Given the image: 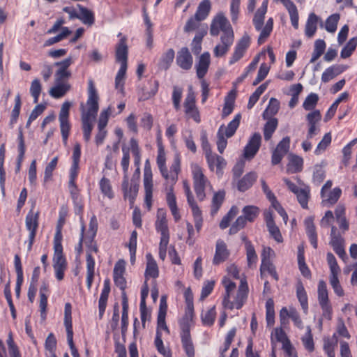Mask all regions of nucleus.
Instances as JSON below:
<instances>
[{
  "label": "nucleus",
  "instance_id": "obj_1",
  "mask_svg": "<svg viewBox=\"0 0 357 357\" xmlns=\"http://www.w3.org/2000/svg\"><path fill=\"white\" fill-rule=\"evenodd\" d=\"M81 154V145L79 143H76L73 146L71 156L72 163L69 169L68 187L74 204L75 212L78 215H82L84 210V204L80 197L79 189L77 185V180L79 173Z\"/></svg>",
  "mask_w": 357,
  "mask_h": 357
},
{
  "label": "nucleus",
  "instance_id": "obj_2",
  "mask_svg": "<svg viewBox=\"0 0 357 357\" xmlns=\"http://www.w3.org/2000/svg\"><path fill=\"white\" fill-rule=\"evenodd\" d=\"M222 284L225 289L222 301L224 307L229 310H233L234 308H236L237 310L241 309L247 300L249 291L246 279H241L236 296L233 301H231V297L236 289V283L229 277L224 276L222 280Z\"/></svg>",
  "mask_w": 357,
  "mask_h": 357
},
{
  "label": "nucleus",
  "instance_id": "obj_3",
  "mask_svg": "<svg viewBox=\"0 0 357 357\" xmlns=\"http://www.w3.org/2000/svg\"><path fill=\"white\" fill-rule=\"evenodd\" d=\"M117 37L119 42L115 45V61L121 66L115 77V88L123 92L126 71L128 69V38L122 33H119Z\"/></svg>",
  "mask_w": 357,
  "mask_h": 357
},
{
  "label": "nucleus",
  "instance_id": "obj_4",
  "mask_svg": "<svg viewBox=\"0 0 357 357\" xmlns=\"http://www.w3.org/2000/svg\"><path fill=\"white\" fill-rule=\"evenodd\" d=\"M181 160L180 155H175L173 162L170 166L169 171L167 170V177H163L171 184L170 189L166 195V201L175 222L179 221L181 218L173 189V185L177 182L178 174L181 172Z\"/></svg>",
  "mask_w": 357,
  "mask_h": 357
},
{
  "label": "nucleus",
  "instance_id": "obj_5",
  "mask_svg": "<svg viewBox=\"0 0 357 357\" xmlns=\"http://www.w3.org/2000/svg\"><path fill=\"white\" fill-rule=\"evenodd\" d=\"M193 318L194 310L185 309L184 315L178 321L182 347L187 357H195V347L190 334V327Z\"/></svg>",
  "mask_w": 357,
  "mask_h": 357
},
{
  "label": "nucleus",
  "instance_id": "obj_6",
  "mask_svg": "<svg viewBox=\"0 0 357 357\" xmlns=\"http://www.w3.org/2000/svg\"><path fill=\"white\" fill-rule=\"evenodd\" d=\"M267 8L268 1L267 0H265L256 11L252 20L255 29L257 31H261L257 40L259 45L264 44L266 41L273 29V20L271 17L266 21L265 26L263 27L265 15L267 12Z\"/></svg>",
  "mask_w": 357,
  "mask_h": 357
},
{
  "label": "nucleus",
  "instance_id": "obj_7",
  "mask_svg": "<svg viewBox=\"0 0 357 357\" xmlns=\"http://www.w3.org/2000/svg\"><path fill=\"white\" fill-rule=\"evenodd\" d=\"M340 230L337 228L332 225L331 231V241L330 245L332 246L335 252L342 259L345 255L344 250V239L342 236L349 229V223L346 217L340 219H335Z\"/></svg>",
  "mask_w": 357,
  "mask_h": 357
},
{
  "label": "nucleus",
  "instance_id": "obj_8",
  "mask_svg": "<svg viewBox=\"0 0 357 357\" xmlns=\"http://www.w3.org/2000/svg\"><path fill=\"white\" fill-rule=\"evenodd\" d=\"M99 96L93 80L89 81L88 98L86 103V108L81 103L80 109L82 116L96 118L99 109Z\"/></svg>",
  "mask_w": 357,
  "mask_h": 357
},
{
  "label": "nucleus",
  "instance_id": "obj_9",
  "mask_svg": "<svg viewBox=\"0 0 357 357\" xmlns=\"http://www.w3.org/2000/svg\"><path fill=\"white\" fill-rule=\"evenodd\" d=\"M192 175L197 198L199 202H202L206 198L205 190L207 185H210V182L204 175L202 168L199 165H196L192 167Z\"/></svg>",
  "mask_w": 357,
  "mask_h": 357
},
{
  "label": "nucleus",
  "instance_id": "obj_10",
  "mask_svg": "<svg viewBox=\"0 0 357 357\" xmlns=\"http://www.w3.org/2000/svg\"><path fill=\"white\" fill-rule=\"evenodd\" d=\"M220 31L222 32L221 36H234L232 26L223 13H218L213 17L210 26V33L213 36H218Z\"/></svg>",
  "mask_w": 357,
  "mask_h": 357
},
{
  "label": "nucleus",
  "instance_id": "obj_11",
  "mask_svg": "<svg viewBox=\"0 0 357 357\" xmlns=\"http://www.w3.org/2000/svg\"><path fill=\"white\" fill-rule=\"evenodd\" d=\"M317 294L319 304L322 310V316L327 320H331L333 315V307L329 301L326 283L323 280L319 281Z\"/></svg>",
  "mask_w": 357,
  "mask_h": 357
},
{
  "label": "nucleus",
  "instance_id": "obj_12",
  "mask_svg": "<svg viewBox=\"0 0 357 357\" xmlns=\"http://www.w3.org/2000/svg\"><path fill=\"white\" fill-rule=\"evenodd\" d=\"M63 324L66 328L67 341L70 347L73 357H79L77 349L73 342V328L72 321V305L66 303L64 306Z\"/></svg>",
  "mask_w": 357,
  "mask_h": 357
},
{
  "label": "nucleus",
  "instance_id": "obj_13",
  "mask_svg": "<svg viewBox=\"0 0 357 357\" xmlns=\"http://www.w3.org/2000/svg\"><path fill=\"white\" fill-rule=\"evenodd\" d=\"M144 204L148 211H150L153 204V174L149 160H146L144 169Z\"/></svg>",
  "mask_w": 357,
  "mask_h": 357
},
{
  "label": "nucleus",
  "instance_id": "obj_14",
  "mask_svg": "<svg viewBox=\"0 0 357 357\" xmlns=\"http://www.w3.org/2000/svg\"><path fill=\"white\" fill-rule=\"evenodd\" d=\"M112 106L109 105L100 114L98 121V132L95 137V142L97 146L102 144L107 135L106 126H107L109 117L111 116H114V115H112Z\"/></svg>",
  "mask_w": 357,
  "mask_h": 357
},
{
  "label": "nucleus",
  "instance_id": "obj_15",
  "mask_svg": "<svg viewBox=\"0 0 357 357\" xmlns=\"http://www.w3.org/2000/svg\"><path fill=\"white\" fill-rule=\"evenodd\" d=\"M71 102L65 101L62 105L59 114V121L60 123V130L62 136V140L64 144L68 142L70 135L71 125L69 121L70 109Z\"/></svg>",
  "mask_w": 357,
  "mask_h": 357
},
{
  "label": "nucleus",
  "instance_id": "obj_16",
  "mask_svg": "<svg viewBox=\"0 0 357 357\" xmlns=\"http://www.w3.org/2000/svg\"><path fill=\"white\" fill-rule=\"evenodd\" d=\"M126 272V262L123 259H119L116 261L114 265L113 271V279L115 285L119 287L121 291V300L123 301L124 297H126L127 301L128 298L126 292L127 287V282L124 277Z\"/></svg>",
  "mask_w": 357,
  "mask_h": 357
},
{
  "label": "nucleus",
  "instance_id": "obj_17",
  "mask_svg": "<svg viewBox=\"0 0 357 357\" xmlns=\"http://www.w3.org/2000/svg\"><path fill=\"white\" fill-rule=\"evenodd\" d=\"M183 108L188 119H192L197 123L201 122L200 112L196 105V97L192 91L188 93L183 102Z\"/></svg>",
  "mask_w": 357,
  "mask_h": 357
},
{
  "label": "nucleus",
  "instance_id": "obj_18",
  "mask_svg": "<svg viewBox=\"0 0 357 357\" xmlns=\"http://www.w3.org/2000/svg\"><path fill=\"white\" fill-rule=\"evenodd\" d=\"M284 183L288 189L296 195L297 201L303 209L308 208V202L310 198V189L309 186H305L303 188H300L294 183L289 178L283 179Z\"/></svg>",
  "mask_w": 357,
  "mask_h": 357
},
{
  "label": "nucleus",
  "instance_id": "obj_19",
  "mask_svg": "<svg viewBox=\"0 0 357 357\" xmlns=\"http://www.w3.org/2000/svg\"><path fill=\"white\" fill-rule=\"evenodd\" d=\"M38 220L39 212L34 213L32 209L29 211L26 216L25 225L26 229L29 231L27 247L28 251H31L32 250L39 225Z\"/></svg>",
  "mask_w": 357,
  "mask_h": 357
},
{
  "label": "nucleus",
  "instance_id": "obj_20",
  "mask_svg": "<svg viewBox=\"0 0 357 357\" xmlns=\"http://www.w3.org/2000/svg\"><path fill=\"white\" fill-rule=\"evenodd\" d=\"M73 63V60L70 56L61 61L55 62L54 66L57 67V70L54 74V81L69 80L72 76V73L69 68Z\"/></svg>",
  "mask_w": 357,
  "mask_h": 357
},
{
  "label": "nucleus",
  "instance_id": "obj_21",
  "mask_svg": "<svg viewBox=\"0 0 357 357\" xmlns=\"http://www.w3.org/2000/svg\"><path fill=\"white\" fill-rule=\"evenodd\" d=\"M250 45V37L248 34L243 35L236 44L234 52L229 60V64L231 66L242 59Z\"/></svg>",
  "mask_w": 357,
  "mask_h": 357
},
{
  "label": "nucleus",
  "instance_id": "obj_22",
  "mask_svg": "<svg viewBox=\"0 0 357 357\" xmlns=\"http://www.w3.org/2000/svg\"><path fill=\"white\" fill-rule=\"evenodd\" d=\"M176 63L181 69L185 71H188L192 68L193 57L187 47H183L177 52Z\"/></svg>",
  "mask_w": 357,
  "mask_h": 357
},
{
  "label": "nucleus",
  "instance_id": "obj_23",
  "mask_svg": "<svg viewBox=\"0 0 357 357\" xmlns=\"http://www.w3.org/2000/svg\"><path fill=\"white\" fill-rule=\"evenodd\" d=\"M306 120L308 124V130L307 134V139H312L320 130L317 124L321 120V114L319 110L314 109L308 113L306 116Z\"/></svg>",
  "mask_w": 357,
  "mask_h": 357
},
{
  "label": "nucleus",
  "instance_id": "obj_24",
  "mask_svg": "<svg viewBox=\"0 0 357 357\" xmlns=\"http://www.w3.org/2000/svg\"><path fill=\"white\" fill-rule=\"evenodd\" d=\"M211 65V54L208 52H203L199 57L195 65L197 77L200 79H204V77L208 73Z\"/></svg>",
  "mask_w": 357,
  "mask_h": 357
},
{
  "label": "nucleus",
  "instance_id": "obj_25",
  "mask_svg": "<svg viewBox=\"0 0 357 357\" xmlns=\"http://www.w3.org/2000/svg\"><path fill=\"white\" fill-rule=\"evenodd\" d=\"M230 252L227 244L222 239H218L215 244V251L213 259V264L218 266L225 262L229 257Z\"/></svg>",
  "mask_w": 357,
  "mask_h": 357
},
{
  "label": "nucleus",
  "instance_id": "obj_26",
  "mask_svg": "<svg viewBox=\"0 0 357 357\" xmlns=\"http://www.w3.org/2000/svg\"><path fill=\"white\" fill-rule=\"evenodd\" d=\"M261 142V136L259 132H255L248 140L244 149V156L246 158H252L258 152Z\"/></svg>",
  "mask_w": 357,
  "mask_h": 357
},
{
  "label": "nucleus",
  "instance_id": "obj_27",
  "mask_svg": "<svg viewBox=\"0 0 357 357\" xmlns=\"http://www.w3.org/2000/svg\"><path fill=\"white\" fill-rule=\"evenodd\" d=\"M50 294V286L47 282H43L40 289H39V296H40V302H39V308L40 312V317L43 320H45L47 317V299Z\"/></svg>",
  "mask_w": 357,
  "mask_h": 357
},
{
  "label": "nucleus",
  "instance_id": "obj_28",
  "mask_svg": "<svg viewBox=\"0 0 357 357\" xmlns=\"http://www.w3.org/2000/svg\"><path fill=\"white\" fill-rule=\"evenodd\" d=\"M241 240L244 243L248 266L249 268L255 267L258 261V256L254 245L246 236H243Z\"/></svg>",
  "mask_w": 357,
  "mask_h": 357
},
{
  "label": "nucleus",
  "instance_id": "obj_29",
  "mask_svg": "<svg viewBox=\"0 0 357 357\" xmlns=\"http://www.w3.org/2000/svg\"><path fill=\"white\" fill-rule=\"evenodd\" d=\"M205 158L211 171L213 172L216 168L217 174H222V170L227 165V162L223 157L213 153Z\"/></svg>",
  "mask_w": 357,
  "mask_h": 357
},
{
  "label": "nucleus",
  "instance_id": "obj_30",
  "mask_svg": "<svg viewBox=\"0 0 357 357\" xmlns=\"http://www.w3.org/2000/svg\"><path fill=\"white\" fill-rule=\"evenodd\" d=\"M234 40V36H221L220 44H218L213 49V54L215 57L219 58L225 56L229 50Z\"/></svg>",
  "mask_w": 357,
  "mask_h": 357
},
{
  "label": "nucleus",
  "instance_id": "obj_31",
  "mask_svg": "<svg viewBox=\"0 0 357 357\" xmlns=\"http://www.w3.org/2000/svg\"><path fill=\"white\" fill-rule=\"evenodd\" d=\"M304 225L310 244L314 249H317L318 247V238L316 227L314 223V217H307L304 220Z\"/></svg>",
  "mask_w": 357,
  "mask_h": 357
},
{
  "label": "nucleus",
  "instance_id": "obj_32",
  "mask_svg": "<svg viewBox=\"0 0 357 357\" xmlns=\"http://www.w3.org/2000/svg\"><path fill=\"white\" fill-rule=\"evenodd\" d=\"M321 23L322 26V21L321 18L314 13H310L308 15L305 26V35L307 38H312L317 32L318 23Z\"/></svg>",
  "mask_w": 357,
  "mask_h": 357
},
{
  "label": "nucleus",
  "instance_id": "obj_33",
  "mask_svg": "<svg viewBox=\"0 0 357 357\" xmlns=\"http://www.w3.org/2000/svg\"><path fill=\"white\" fill-rule=\"evenodd\" d=\"M71 89L68 80L55 81V85L49 91L50 95L56 99L63 97Z\"/></svg>",
  "mask_w": 357,
  "mask_h": 357
},
{
  "label": "nucleus",
  "instance_id": "obj_34",
  "mask_svg": "<svg viewBox=\"0 0 357 357\" xmlns=\"http://www.w3.org/2000/svg\"><path fill=\"white\" fill-rule=\"evenodd\" d=\"M110 292V281L109 279H105L103 283V288L102 289L100 298L98 301V312L99 317H102L105 314L109 294Z\"/></svg>",
  "mask_w": 357,
  "mask_h": 357
},
{
  "label": "nucleus",
  "instance_id": "obj_35",
  "mask_svg": "<svg viewBox=\"0 0 357 357\" xmlns=\"http://www.w3.org/2000/svg\"><path fill=\"white\" fill-rule=\"evenodd\" d=\"M146 258L147 261L144 273L146 281L151 278H157L159 276V269L155 260L151 253H147Z\"/></svg>",
  "mask_w": 357,
  "mask_h": 357
},
{
  "label": "nucleus",
  "instance_id": "obj_36",
  "mask_svg": "<svg viewBox=\"0 0 357 357\" xmlns=\"http://www.w3.org/2000/svg\"><path fill=\"white\" fill-rule=\"evenodd\" d=\"M257 174L255 172H250L245 174L237 183V189L240 192H245L250 189L257 181Z\"/></svg>",
  "mask_w": 357,
  "mask_h": 357
},
{
  "label": "nucleus",
  "instance_id": "obj_37",
  "mask_svg": "<svg viewBox=\"0 0 357 357\" xmlns=\"http://www.w3.org/2000/svg\"><path fill=\"white\" fill-rule=\"evenodd\" d=\"M280 1L287 10L293 27L298 29L299 16L297 7L291 0H280Z\"/></svg>",
  "mask_w": 357,
  "mask_h": 357
},
{
  "label": "nucleus",
  "instance_id": "obj_38",
  "mask_svg": "<svg viewBox=\"0 0 357 357\" xmlns=\"http://www.w3.org/2000/svg\"><path fill=\"white\" fill-rule=\"evenodd\" d=\"M14 266L17 275L16 286H15V294L17 297H20L21 287L24 282L23 268L21 262L20 257L18 255H15L14 257Z\"/></svg>",
  "mask_w": 357,
  "mask_h": 357
},
{
  "label": "nucleus",
  "instance_id": "obj_39",
  "mask_svg": "<svg viewBox=\"0 0 357 357\" xmlns=\"http://www.w3.org/2000/svg\"><path fill=\"white\" fill-rule=\"evenodd\" d=\"M77 8L79 10L77 19L89 26H92L95 22L94 13L80 4H77Z\"/></svg>",
  "mask_w": 357,
  "mask_h": 357
},
{
  "label": "nucleus",
  "instance_id": "obj_40",
  "mask_svg": "<svg viewBox=\"0 0 357 357\" xmlns=\"http://www.w3.org/2000/svg\"><path fill=\"white\" fill-rule=\"evenodd\" d=\"M128 180H124L122 183L124 198L128 199L130 204H133L137 195L139 185L137 183H132L129 188H128Z\"/></svg>",
  "mask_w": 357,
  "mask_h": 357
},
{
  "label": "nucleus",
  "instance_id": "obj_41",
  "mask_svg": "<svg viewBox=\"0 0 357 357\" xmlns=\"http://www.w3.org/2000/svg\"><path fill=\"white\" fill-rule=\"evenodd\" d=\"M174 57V50L172 48L168 49L160 58L158 63V68L161 70H168L170 68Z\"/></svg>",
  "mask_w": 357,
  "mask_h": 357
},
{
  "label": "nucleus",
  "instance_id": "obj_42",
  "mask_svg": "<svg viewBox=\"0 0 357 357\" xmlns=\"http://www.w3.org/2000/svg\"><path fill=\"white\" fill-rule=\"evenodd\" d=\"M98 186L100 192L104 197H107L109 199L114 198V191L113 190L111 181L108 178L103 176L99 181Z\"/></svg>",
  "mask_w": 357,
  "mask_h": 357
},
{
  "label": "nucleus",
  "instance_id": "obj_43",
  "mask_svg": "<svg viewBox=\"0 0 357 357\" xmlns=\"http://www.w3.org/2000/svg\"><path fill=\"white\" fill-rule=\"evenodd\" d=\"M345 67L337 65H333L327 68L321 75L322 82H328L335 77L343 73L345 70Z\"/></svg>",
  "mask_w": 357,
  "mask_h": 357
},
{
  "label": "nucleus",
  "instance_id": "obj_44",
  "mask_svg": "<svg viewBox=\"0 0 357 357\" xmlns=\"http://www.w3.org/2000/svg\"><path fill=\"white\" fill-rule=\"evenodd\" d=\"M96 118L87 116H82V129L83 132V138L88 142L91 139V132L93 128V121Z\"/></svg>",
  "mask_w": 357,
  "mask_h": 357
},
{
  "label": "nucleus",
  "instance_id": "obj_45",
  "mask_svg": "<svg viewBox=\"0 0 357 357\" xmlns=\"http://www.w3.org/2000/svg\"><path fill=\"white\" fill-rule=\"evenodd\" d=\"M212 8L210 0H202L198 5L197 10L195 13L198 20H205Z\"/></svg>",
  "mask_w": 357,
  "mask_h": 357
},
{
  "label": "nucleus",
  "instance_id": "obj_46",
  "mask_svg": "<svg viewBox=\"0 0 357 357\" xmlns=\"http://www.w3.org/2000/svg\"><path fill=\"white\" fill-rule=\"evenodd\" d=\"M296 296L305 314L308 312V298L301 282L296 285Z\"/></svg>",
  "mask_w": 357,
  "mask_h": 357
},
{
  "label": "nucleus",
  "instance_id": "obj_47",
  "mask_svg": "<svg viewBox=\"0 0 357 357\" xmlns=\"http://www.w3.org/2000/svg\"><path fill=\"white\" fill-rule=\"evenodd\" d=\"M342 195V189L339 187L334 188L329 192H326V197H321L322 203L328 206H333L337 202Z\"/></svg>",
  "mask_w": 357,
  "mask_h": 357
},
{
  "label": "nucleus",
  "instance_id": "obj_48",
  "mask_svg": "<svg viewBox=\"0 0 357 357\" xmlns=\"http://www.w3.org/2000/svg\"><path fill=\"white\" fill-rule=\"evenodd\" d=\"M156 163L162 176L167 177V168L166 166V155L165 150L161 144H159L158 146Z\"/></svg>",
  "mask_w": 357,
  "mask_h": 357
},
{
  "label": "nucleus",
  "instance_id": "obj_49",
  "mask_svg": "<svg viewBox=\"0 0 357 357\" xmlns=\"http://www.w3.org/2000/svg\"><path fill=\"white\" fill-rule=\"evenodd\" d=\"M303 159L297 155H291L287 165L288 171L291 173H298L303 170Z\"/></svg>",
  "mask_w": 357,
  "mask_h": 357
},
{
  "label": "nucleus",
  "instance_id": "obj_50",
  "mask_svg": "<svg viewBox=\"0 0 357 357\" xmlns=\"http://www.w3.org/2000/svg\"><path fill=\"white\" fill-rule=\"evenodd\" d=\"M280 109V102L275 98H271L268 105L262 114L264 119H273Z\"/></svg>",
  "mask_w": 357,
  "mask_h": 357
},
{
  "label": "nucleus",
  "instance_id": "obj_51",
  "mask_svg": "<svg viewBox=\"0 0 357 357\" xmlns=\"http://www.w3.org/2000/svg\"><path fill=\"white\" fill-rule=\"evenodd\" d=\"M241 119V114L240 113L236 114L233 120L228 123L227 127L223 126V134L227 138H230L235 134L240 125Z\"/></svg>",
  "mask_w": 357,
  "mask_h": 357
},
{
  "label": "nucleus",
  "instance_id": "obj_52",
  "mask_svg": "<svg viewBox=\"0 0 357 357\" xmlns=\"http://www.w3.org/2000/svg\"><path fill=\"white\" fill-rule=\"evenodd\" d=\"M263 129L264 137L266 141L271 139L273 133L276 130L278 125V121L276 118L268 119Z\"/></svg>",
  "mask_w": 357,
  "mask_h": 357
},
{
  "label": "nucleus",
  "instance_id": "obj_53",
  "mask_svg": "<svg viewBox=\"0 0 357 357\" xmlns=\"http://www.w3.org/2000/svg\"><path fill=\"white\" fill-rule=\"evenodd\" d=\"M243 216L248 222H253L260 213V209L258 206L254 205H247L242 209Z\"/></svg>",
  "mask_w": 357,
  "mask_h": 357
},
{
  "label": "nucleus",
  "instance_id": "obj_54",
  "mask_svg": "<svg viewBox=\"0 0 357 357\" xmlns=\"http://www.w3.org/2000/svg\"><path fill=\"white\" fill-rule=\"evenodd\" d=\"M235 92L230 91L228 96L225 99V103L222 112V118L225 119L231 114L234 108Z\"/></svg>",
  "mask_w": 357,
  "mask_h": 357
},
{
  "label": "nucleus",
  "instance_id": "obj_55",
  "mask_svg": "<svg viewBox=\"0 0 357 357\" xmlns=\"http://www.w3.org/2000/svg\"><path fill=\"white\" fill-rule=\"evenodd\" d=\"M167 305H165V311H162V298L160 299V310L157 319V329L156 331H160L164 330L167 334H169L170 331L167 327L165 321Z\"/></svg>",
  "mask_w": 357,
  "mask_h": 357
},
{
  "label": "nucleus",
  "instance_id": "obj_56",
  "mask_svg": "<svg viewBox=\"0 0 357 357\" xmlns=\"http://www.w3.org/2000/svg\"><path fill=\"white\" fill-rule=\"evenodd\" d=\"M326 47V44L324 40L317 39L314 42V50L310 62L314 63L324 53Z\"/></svg>",
  "mask_w": 357,
  "mask_h": 357
},
{
  "label": "nucleus",
  "instance_id": "obj_57",
  "mask_svg": "<svg viewBox=\"0 0 357 357\" xmlns=\"http://www.w3.org/2000/svg\"><path fill=\"white\" fill-rule=\"evenodd\" d=\"M206 33H207V31L206 30H204V31H198L195 34V36L191 43V50H192V52L194 53V54L197 55V54H200L202 49V40Z\"/></svg>",
  "mask_w": 357,
  "mask_h": 357
},
{
  "label": "nucleus",
  "instance_id": "obj_58",
  "mask_svg": "<svg viewBox=\"0 0 357 357\" xmlns=\"http://www.w3.org/2000/svg\"><path fill=\"white\" fill-rule=\"evenodd\" d=\"M122 315H121V333L123 335L126 334L128 327V310L129 303L127 301L126 297L123 298L122 302Z\"/></svg>",
  "mask_w": 357,
  "mask_h": 357
},
{
  "label": "nucleus",
  "instance_id": "obj_59",
  "mask_svg": "<svg viewBox=\"0 0 357 357\" xmlns=\"http://www.w3.org/2000/svg\"><path fill=\"white\" fill-rule=\"evenodd\" d=\"M265 272H267L275 281L279 280V275L276 271L275 266L272 261L265 263L264 266L263 264H261L260 277L261 279L264 278Z\"/></svg>",
  "mask_w": 357,
  "mask_h": 357
},
{
  "label": "nucleus",
  "instance_id": "obj_60",
  "mask_svg": "<svg viewBox=\"0 0 357 357\" xmlns=\"http://www.w3.org/2000/svg\"><path fill=\"white\" fill-rule=\"evenodd\" d=\"M71 33V31L66 26H63L61 28V32L56 35V36L48 38L45 40L44 43V46L49 47L56 43H59L67 38Z\"/></svg>",
  "mask_w": 357,
  "mask_h": 357
},
{
  "label": "nucleus",
  "instance_id": "obj_61",
  "mask_svg": "<svg viewBox=\"0 0 357 357\" xmlns=\"http://www.w3.org/2000/svg\"><path fill=\"white\" fill-rule=\"evenodd\" d=\"M357 47V37L351 38L344 47L342 49L340 52V56L342 59L349 58L352 53L354 52Z\"/></svg>",
  "mask_w": 357,
  "mask_h": 357
},
{
  "label": "nucleus",
  "instance_id": "obj_62",
  "mask_svg": "<svg viewBox=\"0 0 357 357\" xmlns=\"http://www.w3.org/2000/svg\"><path fill=\"white\" fill-rule=\"evenodd\" d=\"M225 191H218L213 195L211 204V214L216 213L220 209L225 199Z\"/></svg>",
  "mask_w": 357,
  "mask_h": 357
},
{
  "label": "nucleus",
  "instance_id": "obj_63",
  "mask_svg": "<svg viewBox=\"0 0 357 357\" xmlns=\"http://www.w3.org/2000/svg\"><path fill=\"white\" fill-rule=\"evenodd\" d=\"M340 15L334 13L327 17L325 22V29L329 33H334L337 30Z\"/></svg>",
  "mask_w": 357,
  "mask_h": 357
},
{
  "label": "nucleus",
  "instance_id": "obj_64",
  "mask_svg": "<svg viewBox=\"0 0 357 357\" xmlns=\"http://www.w3.org/2000/svg\"><path fill=\"white\" fill-rule=\"evenodd\" d=\"M216 317L215 306L211 307L204 313L202 314L201 319L204 326H211L213 325Z\"/></svg>",
  "mask_w": 357,
  "mask_h": 357
}]
</instances>
